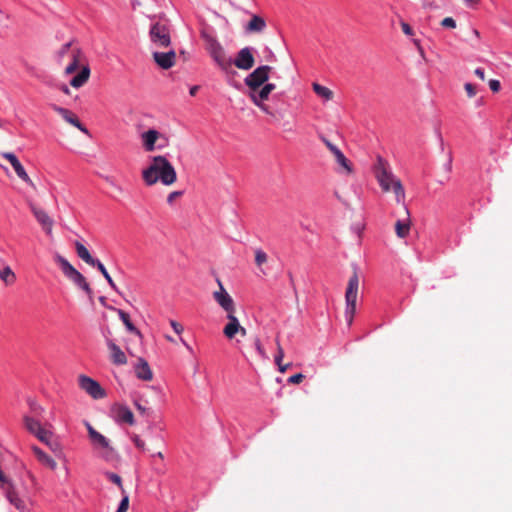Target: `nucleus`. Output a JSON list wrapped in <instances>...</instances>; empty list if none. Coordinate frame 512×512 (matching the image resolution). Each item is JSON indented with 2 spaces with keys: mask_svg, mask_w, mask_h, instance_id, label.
Listing matches in <instances>:
<instances>
[{
  "mask_svg": "<svg viewBox=\"0 0 512 512\" xmlns=\"http://www.w3.org/2000/svg\"><path fill=\"white\" fill-rule=\"evenodd\" d=\"M1 156L10 162L15 173L22 181L27 183L33 189L36 188L34 182L31 180L29 175L26 173L23 165L20 163V161L18 160V158L16 157L15 154H13L11 152H3V153H1Z\"/></svg>",
  "mask_w": 512,
  "mask_h": 512,
  "instance_id": "nucleus-15",
  "label": "nucleus"
},
{
  "mask_svg": "<svg viewBox=\"0 0 512 512\" xmlns=\"http://www.w3.org/2000/svg\"><path fill=\"white\" fill-rule=\"evenodd\" d=\"M79 386L93 399H102L106 396V392L101 385L88 376L81 375L79 377Z\"/></svg>",
  "mask_w": 512,
  "mask_h": 512,
  "instance_id": "nucleus-13",
  "label": "nucleus"
},
{
  "mask_svg": "<svg viewBox=\"0 0 512 512\" xmlns=\"http://www.w3.org/2000/svg\"><path fill=\"white\" fill-rule=\"evenodd\" d=\"M321 140L328 148V150L333 154L336 162L341 167V173H345L346 175H351L353 173V168L351 162L346 158V156L341 152V150L334 145L331 141H329L325 137H321Z\"/></svg>",
  "mask_w": 512,
  "mask_h": 512,
  "instance_id": "nucleus-12",
  "label": "nucleus"
},
{
  "mask_svg": "<svg viewBox=\"0 0 512 512\" xmlns=\"http://www.w3.org/2000/svg\"><path fill=\"white\" fill-rule=\"evenodd\" d=\"M182 195L181 191H173L167 196L168 204H172L174 200Z\"/></svg>",
  "mask_w": 512,
  "mask_h": 512,
  "instance_id": "nucleus-49",
  "label": "nucleus"
},
{
  "mask_svg": "<svg viewBox=\"0 0 512 512\" xmlns=\"http://www.w3.org/2000/svg\"><path fill=\"white\" fill-rule=\"evenodd\" d=\"M134 370L137 378L143 381H151L153 379V372L148 362L143 358L138 359V363L135 365Z\"/></svg>",
  "mask_w": 512,
  "mask_h": 512,
  "instance_id": "nucleus-21",
  "label": "nucleus"
},
{
  "mask_svg": "<svg viewBox=\"0 0 512 512\" xmlns=\"http://www.w3.org/2000/svg\"><path fill=\"white\" fill-rule=\"evenodd\" d=\"M226 317L228 319V323L225 325L223 329V334L227 339L231 340L236 336V334H238L239 327L241 324L238 318L235 316V313L227 314Z\"/></svg>",
  "mask_w": 512,
  "mask_h": 512,
  "instance_id": "nucleus-22",
  "label": "nucleus"
},
{
  "mask_svg": "<svg viewBox=\"0 0 512 512\" xmlns=\"http://www.w3.org/2000/svg\"><path fill=\"white\" fill-rule=\"evenodd\" d=\"M201 37L205 43V49L216 65L223 71H228L232 66V59L226 54L224 47L216 37L207 30L201 32Z\"/></svg>",
  "mask_w": 512,
  "mask_h": 512,
  "instance_id": "nucleus-3",
  "label": "nucleus"
},
{
  "mask_svg": "<svg viewBox=\"0 0 512 512\" xmlns=\"http://www.w3.org/2000/svg\"><path fill=\"white\" fill-rule=\"evenodd\" d=\"M160 137V133L155 129H149L141 135L143 147L145 151L152 152L155 150V143Z\"/></svg>",
  "mask_w": 512,
  "mask_h": 512,
  "instance_id": "nucleus-23",
  "label": "nucleus"
},
{
  "mask_svg": "<svg viewBox=\"0 0 512 512\" xmlns=\"http://www.w3.org/2000/svg\"><path fill=\"white\" fill-rule=\"evenodd\" d=\"M291 363H286V364H283L282 362L280 363V365H277L278 366V369L281 373H284L286 372L290 367H291Z\"/></svg>",
  "mask_w": 512,
  "mask_h": 512,
  "instance_id": "nucleus-51",
  "label": "nucleus"
},
{
  "mask_svg": "<svg viewBox=\"0 0 512 512\" xmlns=\"http://www.w3.org/2000/svg\"><path fill=\"white\" fill-rule=\"evenodd\" d=\"M109 309L114 310L118 313L120 319L122 320L123 324L126 326L127 330H129L132 333H135L137 336L141 337V332L134 326V324L130 320V316L128 313L121 309H115L112 306H107Z\"/></svg>",
  "mask_w": 512,
  "mask_h": 512,
  "instance_id": "nucleus-29",
  "label": "nucleus"
},
{
  "mask_svg": "<svg viewBox=\"0 0 512 512\" xmlns=\"http://www.w3.org/2000/svg\"><path fill=\"white\" fill-rule=\"evenodd\" d=\"M489 87L493 92H498L501 88V85L498 80L492 79L489 81Z\"/></svg>",
  "mask_w": 512,
  "mask_h": 512,
  "instance_id": "nucleus-50",
  "label": "nucleus"
},
{
  "mask_svg": "<svg viewBox=\"0 0 512 512\" xmlns=\"http://www.w3.org/2000/svg\"><path fill=\"white\" fill-rule=\"evenodd\" d=\"M283 358H284V350H283L282 346H279L278 349H277V353L275 355V364L276 365H280V363L282 362Z\"/></svg>",
  "mask_w": 512,
  "mask_h": 512,
  "instance_id": "nucleus-46",
  "label": "nucleus"
},
{
  "mask_svg": "<svg viewBox=\"0 0 512 512\" xmlns=\"http://www.w3.org/2000/svg\"><path fill=\"white\" fill-rule=\"evenodd\" d=\"M154 456H157V457H158V458H160V459H164V455H163V453H162V452H158V453H156Z\"/></svg>",
  "mask_w": 512,
  "mask_h": 512,
  "instance_id": "nucleus-62",
  "label": "nucleus"
},
{
  "mask_svg": "<svg viewBox=\"0 0 512 512\" xmlns=\"http://www.w3.org/2000/svg\"><path fill=\"white\" fill-rule=\"evenodd\" d=\"M473 33H474V35H475L476 37H479V31H478V30L473 29Z\"/></svg>",
  "mask_w": 512,
  "mask_h": 512,
  "instance_id": "nucleus-63",
  "label": "nucleus"
},
{
  "mask_svg": "<svg viewBox=\"0 0 512 512\" xmlns=\"http://www.w3.org/2000/svg\"><path fill=\"white\" fill-rule=\"evenodd\" d=\"M405 213L407 215V218L404 220H397L395 223V232L396 235L399 238H406L409 235L410 232V218H409V211L405 207Z\"/></svg>",
  "mask_w": 512,
  "mask_h": 512,
  "instance_id": "nucleus-25",
  "label": "nucleus"
},
{
  "mask_svg": "<svg viewBox=\"0 0 512 512\" xmlns=\"http://www.w3.org/2000/svg\"><path fill=\"white\" fill-rule=\"evenodd\" d=\"M180 340H181V343L184 345V347H186V349H187L188 351H190V352H192V351H193V350H192V347H191V346H190V345H189V344H188V343H187L183 338H181Z\"/></svg>",
  "mask_w": 512,
  "mask_h": 512,
  "instance_id": "nucleus-57",
  "label": "nucleus"
},
{
  "mask_svg": "<svg viewBox=\"0 0 512 512\" xmlns=\"http://www.w3.org/2000/svg\"><path fill=\"white\" fill-rule=\"evenodd\" d=\"M24 425H25V428L32 434H36L37 432H39L41 430V428H43L40 424L39 421L29 417V416H25L24 417Z\"/></svg>",
  "mask_w": 512,
  "mask_h": 512,
  "instance_id": "nucleus-33",
  "label": "nucleus"
},
{
  "mask_svg": "<svg viewBox=\"0 0 512 512\" xmlns=\"http://www.w3.org/2000/svg\"><path fill=\"white\" fill-rule=\"evenodd\" d=\"M85 426L87 428L91 443L96 448H101L103 450L101 456L106 461L112 460L114 457V448L110 445L109 440L104 435L96 431L89 422L86 421Z\"/></svg>",
  "mask_w": 512,
  "mask_h": 512,
  "instance_id": "nucleus-7",
  "label": "nucleus"
},
{
  "mask_svg": "<svg viewBox=\"0 0 512 512\" xmlns=\"http://www.w3.org/2000/svg\"><path fill=\"white\" fill-rule=\"evenodd\" d=\"M153 59L160 68L167 70L175 65L176 53L172 49L168 52H154Z\"/></svg>",
  "mask_w": 512,
  "mask_h": 512,
  "instance_id": "nucleus-18",
  "label": "nucleus"
},
{
  "mask_svg": "<svg viewBox=\"0 0 512 512\" xmlns=\"http://www.w3.org/2000/svg\"><path fill=\"white\" fill-rule=\"evenodd\" d=\"M275 88V84L266 83L264 86H261L260 88L248 91V97L264 113L268 115H274L270 107L266 105L264 101H266L269 98V95Z\"/></svg>",
  "mask_w": 512,
  "mask_h": 512,
  "instance_id": "nucleus-8",
  "label": "nucleus"
},
{
  "mask_svg": "<svg viewBox=\"0 0 512 512\" xmlns=\"http://www.w3.org/2000/svg\"><path fill=\"white\" fill-rule=\"evenodd\" d=\"M219 290L213 292V299L226 312V314L236 313V307L233 298L224 288L221 280L216 279Z\"/></svg>",
  "mask_w": 512,
  "mask_h": 512,
  "instance_id": "nucleus-11",
  "label": "nucleus"
},
{
  "mask_svg": "<svg viewBox=\"0 0 512 512\" xmlns=\"http://www.w3.org/2000/svg\"><path fill=\"white\" fill-rule=\"evenodd\" d=\"M89 77H90L89 66L88 65L82 66L81 71L71 79L70 85L74 88H80L89 80Z\"/></svg>",
  "mask_w": 512,
  "mask_h": 512,
  "instance_id": "nucleus-27",
  "label": "nucleus"
},
{
  "mask_svg": "<svg viewBox=\"0 0 512 512\" xmlns=\"http://www.w3.org/2000/svg\"><path fill=\"white\" fill-rule=\"evenodd\" d=\"M149 36L151 42L158 48L168 47L171 43L169 27L160 22L151 26Z\"/></svg>",
  "mask_w": 512,
  "mask_h": 512,
  "instance_id": "nucleus-9",
  "label": "nucleus"
},
{
  "mask_svg": "<svg viewBox=\"0 0 512 512\" xmlns=\"http://www.w3.org/2000/svg\"><path fill=\"white\" fill-rule=\"evenodd\" d=\"M197 91H198V86H193V87L190 89L189 93H190V95H191V96H195V95H196V93H197Z\"/></svg>",
  "mask_w": 512,
  "mask_h": 512,
  "instance_id": "nucleus-58",
  "label": "nucleus"
},
{
  "mask_svg": "<svg viewBox=\"0 0 512 512\" xmlns=\"http://www.w3.org/2000/svg\"><path fill=\"white\" fill-rule=\"evenodd\" d=\"M358 289H359V277L354 270L353 274L348 280L346 292H345V318L347 320L348 325L350 326L353 322L355 313H356V301L358 297Z\"/></svg>",
  "mask_w": 512,
  "mask_h": 512,
  "instance_id": "nucleus-6",
  "label": "nucleus"
},
{
  "mask_svg": "<svg viewBox=\"0 0 512 512\" xmlns=\"http://www.w3.org/2000/svg\"><path fill=\"white\" fill-rule=\"evenodd\" d=\"M232 64H234L238 69L241 70H249L255 64V59L252 54V49L249 47H244L237 53L234 60H232Z\"/></svg>",
  "mask_w": 512,
  "mask_h": 512,
  "instance_id": "nucleus-16",
  "label": "nucleus"
},
{
  "mask_svg": "<svg viewBox=\"0 0 512 512\" xmlns=\"http://www.w3.org/2000/svg\"><path fill=\"white\" fill-rule=\"evenodd\" d=\"M29 208H30L32 214L34 215L35 219L37 220V222L41 225L44 232L47 235H51L54 221L48 215V213L44 209L38 207L33 202H29Z\"/></svg>",
  "mask_w": 512,
  "mask_h": 512,
  "instance_id": "nucleus-14",
  "label": "nucleus"
},
{
  "mask_svg": "<svg viewBox=\"0 0 512 512\" xmlns=\"http://www.w3.org/2000/svg\"><path fill=\"white\" fill-rule=\"evenodd\" d=\"M275 344H276V348H277V349H278V347H279V346H281V344H280V340H279V337H278V336L275 338Z\"/></svg>",
  "mask_w": 512,
  "mask_h": 512,
  "instance_id": "nucleus-61",
  "label": "nucleus"
},
{
  "mask_svg": "<svg viewBox=\"0 0 512 512\" xmlns=\"http://www.w3.org/2000/svg\"><path fill=\"white\" fill-rule=\"evenodd\" d=\"M0 279L5 283V285L10 286L15 283L16 275L10 266L7 265L0 269Z\"/></svg>",
  "mask_w": 512,
  "mask_h": 512,
  "instance_id": "nucleus-31",
  "label": "nucleus"
},
{
  "mask_svg": "<svg viewBox=\"0 0 512 512\" xmlns=\"http://www.w3.org/2000/svg\"><path fill=\"white\" fill-rule=\"evenodd\" d=\"M272 70L271 66L262 65L257 67L252 73H250L245 79V85L250 90H255L264 86L269 79V73Z\"/></svg>",
  "mask_w": 512,
  "mask_h": 512,
  "instance_id": "nucleus-10",
  "label": "nucleus"
},
{
  "mask_svg": "<svg viewBox=\"0 0 512 512\" xmlns=\"http://www.w3.org/2000/svg\"><path fill=\"white\" fill-rule=\"evenodd\" d=\"M267 258V254L261 249L255 251V263L257 266H261L262 264L266 263Z\"/></svg>",
  "mask_w": 512,
  "mask_h": 512,
  "instance_id": "nucleus-37",
  "label": "nucleus"
},
{
  "mask_svg": "<svg viewBox=\"0 0 512 512\" xmlns=\"http://www.w3.org/2000/svg\"><path fill=\"white\" fill-rule=\"evenodd\" d=\"M60 90H61L64 94H66V95H69V94H70V90H69L68 86H66V85H62V86L60 87Z\"/></svg>",
  "mask_w": 512,
  "mask_h": 512,
  "instance_id": "nucleus-56",
  "label": "nucleus"
},
{
  "mask_svg": "<svg viewBox=\"0 0 512 512\" xmlns=\"http://www.w3.org/2000/svg\"><path fill=\"white\" fill-rule=\"evenodd\" d=\"M464 2L468 6H474V5H477L480 2V0H464Z\"/></svg>",
  "mask_w": 512,
  "mask_h": 512,
  "instance_id": "nucleus-54",
  "label": "nucleus"
},
{
  "mask_svg": "<svg viewBox=\"0 0 512 512\" xmlns=\"http://www.w3.org/2000/svg\"><path fill=\"white\" fill-rule=\"evenodd\" d=\"M142 179L147 186H153L158 181L165 186H171L177 181V173L166 157L158 155L152 157L149 165L142 171Z\"/></svg>",
  "mask_w": 512,
  "mask_h": 512,
  "instance_id": "nucleus-1",
  "label": "nucleus"
},
{
  "mask_svg": "<svg viewBox=\"0 0 512 512\" xmlns=\"http://www.w3.org/2000/svg\"><path fill=\"white\" fill-rule=\"evenodd\" d=\"M414 43H415V44L417 45V47L419 48L420 53H421V54H423V49L421 48L419 41H418V40H414Z\"/></svg>",
  "mask_w": 512,
  "mask_h": 512,
  "instance_id": "nucleus-59",
  "label": "nucleus"
},
{
  "mask_svg": "<svg viewBox=\"0 0 512 512\" xmlns=\"http://www.w3.org/2000/svg\"><path fill=\"white\" fill-rule=\"evenodd\" d=\"M106 344L110 351V359L113 364L118 366L127 364V357L117 344L108 338L106 339Z\"/></svg>",
  "mask_w": 512,
  "mask_h": 512,
  "instance_id": "nucleus-20",
  "label": "nucleus"
},
{
  "mask_svg": "<svg viewBox=\"0 0 512 512\" xmlns=\"http://www.w3.org/2000/svg\"><path fill=\"white\" fill-rule=\"evenodd\" d=\"M254 344H255V348H256L257 352L260 354V356L263 358H266L267 357L266 352H265L259 338H255Z\"/></svg>",
  "mask_w": 512,
  "mask_h": 512,
  "instance_id": "nucleus-44",
  "label": "nucleus"
},
{
  "mask_svg": "<svg viewBox=\"0 0 512 512\" xmlns=\"http://www.w3.org/2000/svg\"><path fill=\"white\" fill-rule=\"evenodd\" d=\"M464 88H465V91L468 95L469 98H472L476 95V87L475 85L471 84V83H466L464 85Z\"/></svg>",
  "mask_w": 512,
  "mask_h": 512,
  "instance_id": "nucleus-43",
  "label": "nucleus"
},
{
  "mask_svg": "<svg viewBox=\"0 0 512 512\" xmlns=\"http://www.w3.org/2000/svg\"><path fill=\"white\" fill-rule=\"evenodd\" d=\"M106 477L120 488L122 494H125L122 479L118 474H115L113 472H107Z\"/></svg>",
  "mask_w": 512,
  "mask_h": 512,
  "instance_id": "nucleus-35",
  "label": "nucleus"
},
{
  "mask_svg": "<svg viewBox=\"0 0 512 512\" xmlns=\"http://www.w3.org/2000/svg\"><path fill=\"white\" fill-rule=\"evenodd\" d=\"M134 405L136 407V409L141 413V414H145L146 413V408L144 406H142L138 401H135L134 402Z\"/></svg>",
  "mask_w": 512,
  "mask_h": 512,
  "instance_id": "nucleus-53",
  "label": "nucleus"
},
{
  "mask_svg": "<svg viewBox=\"0 0 512 512\" xmlns=\"http://www.w3.org/2000/svg\"><path fill=\"white\" fill-rule=\"evenodd\" d=\"M94 267H97V269L101 272V274L104 276V278L107 280L108 284L110 285V287L115 290V291H118L117 289V286L115 284V282L113 281V279L111 278L110 274L108 273L107 269L105 268V266L100 262L98 261Z\"/></svg>",
  "mask_w": 512,
  "mask_h": 512,
  "instance_id": "nucleus-34",
  "label": "nucleus"
},
{
  "mask_svg": "<svg viewBox=\"0 0 512 512\" xmlns=\"http://www.w3.org/2000/svg\"><path fill=\"white\" fill-rule=\"evenodd\" d=\"M238 334H240L242 337H245L247 335V330L242 325L239 327Z\"/></svg>",
  "mask_w": 512,
  "mask_h": 512,
  "instance_id": "nucleus-55",
  "label": "nucleus"
},
{
  "mask_svg": "<svg viewBox=\"0 0 512 512\" xmlns=\"http://www.w3.org/2000/svg\"><path fill=\"white\" fill-rule=\"evenodd\" d=\"M374 176L380 185L383 192H393L395 200L398 204H404L405 201V190L401 183V180L397 178L389 163L382 157H377V162L373 168Z\"/></svg>",
  "mask_w": 512,
  "mask_h": 512,
  "instance_id": "nucleus-2",
  "label": "nucleus"
},
{
  "mask_svg": "<svg viewBox=\"0 0 512 512\" xmlns=\"http://www.w3.org/2000/svg\"><path fill=\"white\" fill-rule=\"evenodd\" d=\"M72 49L73 48L71 42L64 44L58 52L60 60H63L65 56H68V58H70V53Z\"/></svg>",
  "mask_w": 512,
  "mask_h": 512,
  "instance_id": "nucleus-38",
  "label": "nucleus"
},
{
  "mask_svg": "<svg viewBox=\"0 0 512 512\" xmlns=\"http://www.w3.org/2000/svg\"><path fill=\"white\" fill-rule=\"evenodd\" d=\"M313 91L321 98H323L326 101H329L333 98V91L329 88L322 86L318 83L312 84Z\"/></svg>",
  "mask_w": 512,
  "mask_h": 512,
  "instance_id": "nucleus-32",
  "label": "nucleus"
},
{
  "mask_svg": "<svg viewBox=\"0 0 512 512\" xmlns=\"http://www.w3.org/2000/svg\"><path fill=\"white\" fill-rule=\"evenodd\" d=\"M400 24H401L402 31L405 35L412 36L414 34L413 29L411 28V26L408 23L401 21Z\"/></svg>",
  "mask_w": 512,
  "mask_h": 512,
  "instance_id": "nucleus-45",
  "label": "nucleus"
},
{
  "mask_svg": "<svg viewBox=\"0 0 512 512\" xmlns=\"http://www.w3.org/2000/svg\"><path fill=\"white\" fill-rule=\"evenodd\" d=\"M266 27L265 20L257 15H253L251 20L248 22L246 30L248 32H262Z\"/></svg>",
  "mask_w": 512,
  "mask_h": 512,
  "instance_id": "nucleus-30",
  "label": "nucleus"
},
{
  "mask_svg": "<svg viewBox=\"0 0 512 512\" xmlns=\"http://www.w3.org/2000/svg\"><path fill=\"white\" fill-rule=\"evenodd\" d=\"M35 436L43 443L51 446L50 444V438H51V433L47 430H45L44 428H41V430L39 432H37L35 434Z\"/></svg>",
  "mask_w": 512,
  "mask_h": 512,
  "instance_id": "nucleus-36",
  "label": "nucleus"
},
{
  "mask_svg": "<svg viewBox=\"0 0 512 512\" xmlns=\"http://www.w3.org/2000/svg\"><path fill=\"white\" fill-rule=\"evenodd\" d=\"M475 75L479 77L481 80H485V73L482 68H476L474 71Z\"/></svg>",
  "mask_w": 512,
  "mask_h": 512,
  "instance_id": "nucleus-52",
  "label": "nucleus"
},
{
  "mask_svg": "<svg viewBox=\"0 0 512 512\" xmlns=\"http://www.w3.org/2000/svg\"><path fill=\"white\" fill-rule=\"evenodd\" d=\"M33 453L36 456L37 460L44 466L50 468L51 470H55L57 468L56 461L51 458L48 454L42 451L39 447H32Z\"/></svg>",
  "mask_w": 512,
  "mask_h": 512,
  "instance_id": "nucleus-24",
  "label": "nucleus"
},
{
  "mask_svg": "<svg viewBox=\"0 0 512 512\" xmlns=\"http://www.w3.org/2000/svg\"><path fill=\"white\" fill-rule=\"evenodd\" d=\"M54 260L60 265L63 274L75 285L81 288L89 298H92L93 290L86 281V278L61 255L56 254L54 256Z\"/></svg>",
  "mask_w": 512,
  "mask_h": 512,
  "instance_id": "nucleus-4",
  "label": "nucleus"
},
{
  "mask_svg": "<svg viewBox=\"0 0 512 512\" xmlns=\"http://www.w3.org/2000/svg\"><path fill=\"white\" fill-rule=\"evenodd\" d=\"M304 378L305 376L302 373H297L290 376L287 381L289 384H299L303 381Z\"/></svg>",
  "mask_w": 512,
  "mask_h": 512,
  "instance_id": "nucleus-41",
  "label": "nucleus"
},
{
  "mask_svg": "<svg viewBox=\"0 0 512 512\" xmlns=\"http://www.w3.org/2000/svg\"><path fill=\"white\" fill-rule=\"evenodd\" d=\"M170 325L177 334H181L184 330L183 326L175 320H171Z\"/></svg>",
  "mask_w": 512,
  "mask_h": 512,
  "instance_id": "nucleus-48",
  "label": "nucleus"
},
{
  "mask_svg": "<svg viewBox=\"0 0 512 512\" xmlns=\"http://www.w3.org/2000/svg\"><path fill=\"white\" fill-rule=\"evenodd\" d=\"M0 488L3 491L5 498L18 512H30L27 501L19 495L12 482L6 477L1 469Z\"/></svg>",
  "mask_w": 512,
  "mask_h": 512,
  "instance_id": "nucleus-5",
  "label": "nucleus"
},
{
  "mask_svg": "<svg viewBox=\"0 0 512 512\" xmlns=\"http://www.w3.org/2000/svg\"><path fill=\"white\" fill-rule=\"evenodd\" d=\"M99 301H100V303H101V304H103L104 306H106V299H105V297H103V296H102V297H100V298H99Z\"/></svg>",
  "mask_w": 512,
  "mask_h": 512,
  "instance_id": "nucleus-60",
  "label": "nucleus"
},
{
  "mask_svg": "<svg viewBox=\"0 0 512 512\" xmlns=\"http://www.w3.org/2000/svg\"><path fill=\"white\" fill-rule=\"evenodd\" d=\"M81 55H82L81 51L78 48H74V49L71 50L70 58H69L70 62L65 67V70H64V73L66 75H71L74 72H76V70L79 67Z\"/></svg>",
  "mask_w": 512,
  "mask_h": 512,
  "instance_id": "nucleus-26",
  "label": "nucleus"
},
{
  "mask_svg": "<svg viewBox=\"0 0 512 512\" xmlns=\"http://www.w3.org/2000/svg\"><path fill=\"white\" fill-rule=\"evenodd\" d=\"M128 507H129V496L125 492V494H123V498H122V500H121V502L119 504V507H118L116 512H127Z\"/></svg>",
  "mask_w": 512,
  "mask_h": 512,
  "instance_id": "nucleus-39",
  "label": "nucleus"
},
{
  "mask_svg": "<svg viewBox=\"0 0 512 512\" xmlns=\"http://www.w3.org/2000/svg\"><path fill=\"white\" fill-rule=\"evenodd\" d=\"M112 412L114 413V417L117 422L129 425H133L135 422L132 411L125 405L115 404L112 407Z\"/></svg>",
  "mask_w": 512,
  "mask_h": 512,
  "instance_id": "nucleus-19",
  "label": "nucleus"
},
{
  "mask_svg": "<svg viewBox=\"0 0 512 512\" xmlns=\"http://www.w3.org/2000/svg\"><path fill=\"white\" fill-rule=\"evenodd\" d=\"M166 339L170 342H175V340L171 336H166Z\"/></svg>",
  "mask_w": 512,
  "mask_h": 512,
  "instance_id": "nucleus-64",
  "label": "nucleus"
},
{
  "mask_svg": "<svg viewBox=\"0 0 512 512\" xmlns=\"http://www.w3.org/2000/svg\"><path fill=\"white\" fill-rule=\"evenodd\" d=\"M52 109L59 114L67 123L73 125L78 128L81 132L88 134V129L79 121L77 115L70 111L69 109L60 107L56 104H53Z\"/></svg>",
  "mask_w": 512,
  "mask_h": 512,
  "instance_id": "nucleus-17",
  "label": "nucleus"
},
{
  "mask_svg": "<svg viewBox=\"0 0 512 512\" xmlns=\"http://www.w3.org/2000/svg\"><path fill=\"white\" fill-rule=\"evenodd\" d=\"M132 440L138 449L146 451V443L138 435H134Z\"/></svg>",
  "mask_w": 512,
  "mask_h": 512,
  "instance_id": "nucleus-42",
  "label": "nucleus"
},
{
  "mask_svg": "<svg viewBox=\"0 0 512 512\" xmlns=\"http://www.w3.org/2000/svg\"><path fill=\"white\" fill-rule=\"evenodd\" d=\"M423 2V8L425 9H437L438 5L436 4L435 0H422Z\"/></svg>",
  "mask_w": 512,
  "mask_h": 512,
  "instance_id": "nucleus-47",
  "label": "nucleus"
},
{
  "mask_svg": "<svg viewBox=\"0 0 512 512\" xmlns=\"http://www.w3.org/2000/svg\"><path fill=\"white\" fill-rule=\"evenodd\" d=\"M76 253L79 258H81L88 265L94 266L99 260L94 259L88 249L80 242L75 243Z\"/></svg>",
  "mask_w": 512,
  "mask_h": 512,
  "instance_id": "nucleus-28",
  "label": "nucleus"
},
{
  "mask_svg": "<svg viewBox=\"0 0 512 512\" xmlns=\"http://www.w3.org/2000/svg\"><path fill=\"white\" fill-rule=\"evenodd\" d=\"M441 26L444 28H456V21L452 17H446L441 21Z\"/></svg>",
  "mask_w": 512,
  "mask_h": 512,
  "instance_id": "nucleus-40",
  "label": "nucleus"
}]
</instances>
